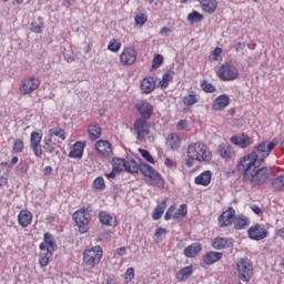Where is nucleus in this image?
Wrapping results in <instances>:
<instances>
[{"instance_id": "obj_34", "label": "nucleus", "mask_w": 284, "mask_h": 284, "mask_svg": "<svg viewBox=\"0 0 284 284\" xmlns=\"http://www.w3.org/2000/svg\"><path fill=\"white\" fill-rule=\"evenodd\" d=\"M201 250H203V246H201V244L193 243L184 248V255L187 256V258H194V256L199 254Z\"/></svg>"}, {"instance_id": "obj_28", "label": "nucleus", "mask_w": 284, "mask_h": 284, "mask_svg": "<svg viewBox=\"0 0 284 284\" xmlns=\"http://www.w3.org/2000/svg\"><path fill=\"white\" fill-rule=\"evenodd\" d=\"M227 105H230V97L227 94H222L215 99L213 110H224Z\"/></svg>"}, {"instance_id": "obj_10", "label": "nucleus", "mask_w": 284, "mask_h": 284, "mask_svg": "<svg viewBox=\"0 0 284 284\" xmlns=\"http://www.w3.org/2000/svg\"><path fill=\"white\" fill-rule=\"evenodd\" d=\"M41 82L37 77H28L20 81L19 92L20 94H32L36 90H39Z\"/></svg>"}, {"instance_id": "obj_25", "label": "nucleus", "mask_w": 284, "mask_h": 284, "mask_svg": "<svg viewBox=\"0 0 284 284\" xmlns=\"http://www.w3.org/2000/svg\"><path fill=\"white\" fill-rule=\"evenodd\" d=\"M200 4L203 12H207V14L216 12V8H219V2H216V0H201Z\"/></svg>"}, {"instance_id": "obj_11", "label": "nucleus", "mask_w": 284, "mask_h": 284, "mask_svg": "<svg viewBox=\"0 0 284 284\" xmlns=\"http://www.w3.org/2000/svg\"><path fill=\"white\" fill-rule=\"evenodd\" d=\"M175 210L176 206L171 205L164 215V220L171 221L174 219V221H183V219L187 216V204H181L178 211L174 213Z\"/></svg>"}, {"instance_id": "obj_35", "label": "nucleus", "mask_w": 284, "mask_h": 284, "mask_svg": "<svg viewBox=\"0 0 284 284\" xmlns=\"http://www.w3.org/2000/svg\"><path fill=\"white\" fill-rule=\"evenodd\" d=\"M183 103L187 108L196 105V103H199V94H196L195 91H189L187 95L183 98Z\"/></svg>"}, {"instance_id": "obj_61", "label": "nucleus", "mask_w": 284, "mask_h": 284, "mask_svg": "<svg viewBox=\"0 0 284 284\" xmlns=\"http://www.w3.org/2000/svg\"><path fill=\"white\" fill-rule=\"evenodd\" d=\"M251 210L252 212H254V214H257V215L261 214V207L256 204H252Z\"/></svg>"}, {"instance_id": "obj_4", "label": "nucleus", "mask_w": 284, "mask_h": 284, "mask_svg": "<svg viewBox=\"0 0 284 284\" xmlns=\"http://www.w3.org/2000/svg\"><path fill=\"white\" fill-rule=\"evenodd\" d=\"M140 172L143 176L149 179V185L158 187L159 190H163V187H165V180L161 176V173L154 170L150 164L141 163Z\"/></svg>"}, {"instance_id": "obj_7", "label": "nucleus", "mask_w": 284, "mask_h": 284, "mask_svg": "<svg viewBox=\"0 0 284 284\" xmlns=\"http://www.w3.org/2000/svg\"><path fill=\"white\" fill-rule=\"evenodd\" d=\"M237 276L244 283H250L252 276H254V266L247 258H241L236 262Z\"/></svg>"}, {"instance_id": "obj_30", "label": "nucleus", "mask_w": 284, "mask_h": 284, "mask_svg": "<svg viewBox=\"0 0 284 284\" xmlns=\"http://www.w3.org/2000/svg\"><path fill=\"white\" fill-rule=\"evenodd\" d=\"M234 230H245L250 227V220L245 215H237L233 221Z\"/></svg>"}, {"instance_id": "obj_59", "label": "nucleus", "mask_w": 284, "mask_h": 284, "mask_svg": "<svg viewBox=\"0 0 284 284\" xmlns=\"http://www.w3.org/2000/svg\"><path fill=\"white\" fill-rule=\"evenodd\" d=\"M165 234H168V230H165L163 227H159L155 231V236H162V235H165Z\"/></svg>"}, {"instance_id": "obj_33", "label": "nucleus", "mask_w": 284, "mask_h": 284, "mask_svg": "<svg viewBox=\"0 0 284 284\" xmlns=\"http://www.w3.org/2000/svg\"><path fill=\"white\" fill-rule=\"evenodd\" d=\"M88 134L91 141H97V139H101V126L97 123H91L88 126Z\"/></svg>"}, {"instance_id": "obj_60", "label": "nucleus", "mask_w": 284, "mask_h": 284, "mask_svg": "<svg viewBox=\"0 0 284 284\" xmlns=\"http://www.w3.org/2000/svg\"><path fill=\"white\" fill-rule=\"evenodd\" d=\"M236 52H241L242 50H245V43L239 42L234 45Z\"/></svg>"}, {"instance_id": "obj_20", "label": "nucleus", "mask_w": 284, "mask_h": 284, "mask_svg": "<svg viewBox=\"0 0 284 284\" xmlns=\"http://www.w3.org/2000/svg\"><path fill=\"white\" fill-rule=\"evenodd\" d=\"M223 258V253L211 251L203 255V263L205 265H214V263H219Z\"/></svg>"}, {"instance_id": "obj_23", "label": "nucleus", "mask_w": 284, "mask_h": 284, "mask_svg": "<svg viewBox=\"0 0 284 284\" xmlns=\"http://www.w3.org/2000/svg\"><path fill=\"white\" fill-rule=\"evenodd\" d=\"M18 223L21 227H28L32 223V212L22 210L18 214Z\"/></svg>"}, {"instance_id": "obj_36", "label": "nucleus", "mask_w": 284, "mask_h": 284, "mask_svg": "<svg viewBox=\"0 0 284 284\" xmlns=\"http://www.w3.org/2000/svg\"><path fill=\"white\" fill-rule=\"evenodd\" d=\"M271 187L274 192H284V175H278L271 182Z\"/></svg>"}, {"instance_id": "obj_14", "label": "nucleus", "mask_w": 284, "mask_h": 284, "mask_svg": "<svg viewBox=\"0 0 284 284\" xmlns=\"http://www.w3.org/2000/svg\"><path fill=\"white\" fill-rule=\"evenodd\" d=\"M235 219L236 210H234V207H229L219 216V225L220 227H230L232 223L234 224Z\"/></svg>"}, {"instance_id": "obj_57", "label": "nucleus", "mask_w": 284, "mask_h": 284, "mask_svg": "<svg viewBox=\"0 0 284 284\" xmlns=\"http://www.w3.org/2000/svg\"><path fill=\"white\" fill-rule=\"evenodd\" d=\"M221 54H223V49L221 48H215L214 51H213V57H214V60L216 61L219 59V57H221Z\"/></svg>"}, {"instance_id": "obj_49", "label": "nucleus", "mask_w": 284, "mask_h": 284, "mask_svg": "<svg viewBox=\"0 0 284 284\" xmlns=\"http://www.w3.org/2000/svg\"><path fill=\"white\" fill-rule=\"evenodd\" d=\"M23 148H24L23 140H20V139L14 140L13 148H12L13 152L19 154V153L23 152Z\"/></svg>"}, {"instance_id": "obj_64", "label": "nucleus", "mask_w": 284, "mask_h": 284, "mask_svg": "<svg viewBox=\"0 0 284 284\" xmlns=\"http://www.w3.org/2000/svg\"><path fill=\"white\" fill-rule=\"evenodd\" d=\"M276 234L280 236V239H284V227L277 230Z\"/></svg>"}, {"instance_id": "obj_18", "label": "nucleus", "mask_w": 284, "mask_h": 284, "mask_svg": "<svg viewBox=\"0 0 284 284\" xmlns=\"http://www.w3.org/2000/svg\"><path fill=\"white\" fill-rule=\"evenodd\" d=\"M140 90L142 94H152V92L156 90V81H154V78H144L141 82Z\"/></svg>"}, {"instance_id": "obj_6", "label": "nucleus", "mask_w": 284, "mask_h": 284, "mask_svg": "<svg viewBox=\"0 0 284 284\" xmlns=\"http://www.w3.org/2000/svg\"><path fill=\"white\" fill-rule=\"evenodd\" d=\"M103 258V248L101 246H93L83 252V263L90 270L97 267L101 260Z\"/></svg>"}, {"instance_id": "obj_27", "label": "nucleus", "mask_w": 284, "mask_h": 284, "mask_svg": "<svg viewBox=\"0 0 284 284\" xmlns=\"http://www.w3.org/2000/svg\"><path fill=\"white\" fill-rule=\"evenodd\" d=\"M212 247L214 250H227V247H232V241L224 237H215L212 241Z\"/></svg>"}, {"instance_id": "obj_63", "label": "nucleus", "mask_w": 284, "mask_h": 284, "mask_svg": "<svg viewBox=\"0 0 284 284\" xmlns=\"http://www.w3.org/2000/svg\"><path fill=\"white\" fill-rule=\"evenodd\" d=\"M126 250H128L126 247L121 246L120 248L116 250V254L119 256H123L125 254Z\"/></svg>"}, {"instance_id": "obj_8", "label": "nucleus", "mask_w": 284, "mask_h": 284, "mask_svg": "<svg viewBox=\"0 0 284 284\" xmlns=\"http://www.w3.org/2000/svg\"><path fill=\"white\" fill-rule=\"evenodd\" d=\"M73 220L75 221L80 234H87L90 230V222L92 221V215L85 211V209H81L73 213Z\"/></svg>"}, {"instance_id": "obj_38", "label": "nucleus", "mask_w": 284, "mask_h": 284, "mask_svg": "<svg viewBox=\"0 0 284 284\" xmlns=\"http://www.w3.org/2000/svg\"><path fill=\"white\" fill-rule=\"evenodd\" d=\"M49 136L52 139L57 136L61 141H65V130L57 126L49 130Z\"/></svg>"}, {"instance_id": "obj_9", "label": "nucleus", "mask_w": 284, "mask_h": 284, "mask_svg": "<svg viewBox=\"0 0 284 284\" xmlns=\"http://www.w3.org/2000/svg\"><path fill=\"white\" fill-rule=\"evenodd\" d=\"M215 72L221 81H236L239 79V69L227 62L215 69Z\"/></svg>"}, {"instance_id": "obj_55", "label": "nucleus", "mask_w": 284, "mask_h": 284, "mask_svg": "<svg viewBox=\"0 0 284 284\" xmlns=\"http://www.w3.org/2000/svg\"><path fill=\"white\" fill-rule=\"evenodd\" d=\"M160 34H161V37H170V34H172V29H170L168 27H163L160 30Z\"/></svg>"}, {"instance_id": "obj_17", "label": "nucleus", "mask_w": 284, "mask_h": 284, "mask_svg": "<svg viewBox=\"0 0 284 284\" xmlns=\"http://www.w3.org/2000/svg\"><path fill=\"white\" fill-rule=\"evenodd\" d=\"M95 150L101 156H112V144L108 140H100L95 143Z\"/></svg>"}, {"instance_id": "obj_50", "label": "nucleus", "mask_w": 284, "mask_h": 284, "mask_svg": "<svg viewBox=\"0 0 284 284\" xmlns=\"http://www.w3.org/2000/svg\"><path fill=\"white\" fill-rule=\"evenodd\" d=\"M139 152H140L141 156L144 158L145 161H148V163L154 164V158L152 156V154H150V151H148L145 149H139Z\"/></svg>"}, {"instance_id": "obj_42", "label": "nucleus", "mask_w": 284, "mask_h": 284, "mask_svg": "<svg viewBox=\"0 0 284 284\" xmlns=\"http://www.w3.org/2000/svg\"><path fill=\"white\" fill-rule=\"evenodd\" d=\"M42 139H43V133L33 131L30 135V145H41Z\"/></svg>"}, {"instance_id": "obj_15", "label": "nucleus", "mask_w": 284, "mask_h": 284, "mask_svg": "<svg viewBox=\"0 0 284 284\" xmlns=\"http://www.w3.org/2000/svg\"><path fill=\"white\" fill-rule=\"evenodd\" d=\"M231 143L237 148H241L242 150H245V148H250V145H252V138L245 133H240L231 138Z\"/></svg>"}, {"instance_id": "obj_43", "label": "nucleus", "mask_w": 284, "mask_h": 284, "mask_svg": "<svg viewBox=\"0 0 284 284\" xmlns=\"http://www.w3.org/2000/svg\"><path fill=\"white\" fill-rule=\"evenodd\" d=\"M121 40H119V39H112V40H110V42H109V44H108V50L110 51V52H114V53H116V52H119V50H121Z\"/></svg>"}, {"instance_id": "obj_29", "label": "nucleus", "mask_w": 284, "mask_h": 284, "mask_svg": "<svg viewBox=\"0 0 284 284\" xmlns=\"http://www.w3.org/2000/svg\"><path fill=\"white\" fill-rule=\"evenodd\" d=\"M217 150L222 159H232L234 156V149L227 143L220 144Z\"/></svg>"}, {"instance_id": "obj_51", "label": "nucleus", "mask_w": 284, "mask_h": 284, "mask_svg": "<svg viewBox=\"0 0 284 284\" xmlns=\"http://www.w3.org/2000/svg\"><path fill=\"white\" fill-rule=\"evenodd\" d=\"M128 165L129 166H124V170L126 172H130L131 174H134V173L139 172V170H141L140 166H136L135 162H128Z\"/></svg>"}, {"instance_id": "obj_44", "label": "nucleus", "mask_w": 284, "mask_h": 284, "mask_svg": "<svg viewBox=\"0 0 284 284\" xmlns=\"http://www.w3.org/2000/svg\"><path fill=\"white\" fill-rule=\"evenodd\" d=\"M174 79V72L168 71L163 74L162 81H160V84L162 88H168L170 85V81Z\"/></svg>"}, {"instance_id": "obj_13", "label": "nucleus", "mask_w": 284, "mask_h": 284, "mask_svg": "<svg viewBox=\"0 0 284 284\" xmlns=\"http://www.w3.org/2000/svg\"><path fill=\"white\" fill-rule=\"evenodd\" d=\"M122 65H134L136 63V50L132 47H126L120 54Z\"/></svg>"}, {"instance_id": "obj_1", "label": "nucleus", "mask_w": 284, "mask_h": 284, "mask_svg": "<svg viewBox=\"0 0 284 284\" xmlns=\"http://www.w3.org/2000/svg\"><path fill=\"white\" fill-rule=\"evenodd\" d=\"M236 170L244 174V181H247L252 187L265 185L270 179V174H272L270 169L261 168V164L246 162L245 160H241L237 163Z\"/></svg>"}, {"instance_id": "obj_53", "label": "nucleus", "mask_w": 284, "mask_h": 284, "mask_svg": "<svg viewBox=\"0 0 284 284\" xmlns=\"http://www.w3.org/2000/svg\"><path fill=\"white\" fill-rule=\"evenodd\" d=\"M162 63H163V55L158 54L153 59L152 68L153 69L161 68Z\"/></svg>"}, {"instance_id": "obj_24", "label": "nucleus", "mask_w": 284, "mask_h": 284, "mask_svg": "<svg viewBox=\"0 0 284 284\" xmlns=\"http://www.w3.org/2000/svg\"><path fill=\"white\" fill-rule=\"evenodd\" d=\"M192 274H194V267H192V265L185 266L176 272L175 278L180 283H183V282L187 281V278H190V276H192Z\"/></svg>"}, {"instance_id": "obj_12", "label": "nucleus", "mask_w": 284, "mask_h": 284, "mask_svg": "<svg viewBox=\"0 0 284 284\" xmlns=\"http://www.w3.org/2000/svg\"><path fill=\"white\" fill-rule=\"evenodd\" d=\"M247 234L251 241H263V239H267V236H270V232L263 224H255L251 226L247 231Z\"/></svg>"}, {"instance_id": "obj_40", "label": "nucleus", "mask_w": 284, "mask_h": 284, "mask_svg": "<svg viewBox=\"0 0 284 284\" xmlns=\"http://www.w3.org/2000/svg\"><path fill=\"white\" fill-rule=\"evenodd\" d=\"M50 256H52V252L44 251V253L40 254V267H48V265L50 264Z\"/></svg>"}, {"instance_id": "obj_54", "label": "nucleus", "mask_w": 284, "mask_h": 284, "mask_svg": "<svg viewBox=\"0 0 284 284\" xmlns=\"http://www.w3.org/2000/svg\"><path fill=\"white\" fill-rule=\"evenodd\" d=\"M41 24H37V22L31 23V30L32 32H36V34H41Z\"/></svg>"}, {"instance_id": "obj_37", "label": "nucleus", "mask_w": 284, "mask_h": 284, "mask_svg": "<svg viewBox=\"0 0 284 284\" xmlns=\"http://www.w3.org/2000/svg\"><path fill=\"white\" fill-rule=\"evenodd\" d=\"M125 168H129L128 161L124 159H113V172H123Z\"/></svg>"}, {"instance_id": "obj_41", "label": "nucleus", "mask_w": 284, "mask_h": 284, "mask_svg": "<svg viewBox=\"0 0 284 284\" xmlns=\"http://www.w3.org/2000/svg\"><path fill=\"white\" fill-rule=\"evenodd\" d=\"M93 190H98L99 192H103L105 190V180L102 176H98L92 183Z\"/></svg>"}, {"instance_id": "obj_2", "label": "nucleus", "mask_w": 284, "mask_h": 284, "mask_svg": "<svg viewBox=\"0 0 284 284\" xmlns=\"http://www.w3.org/2000/svg\"><path fill=\"white\" fill-rule=\"evenodd\" d=\"M186 168H194V163H210L212 161V151L203 142H191L186 146Z\"/></svg>"}, {"instance_id": "obj_52", "label": "nucleus", "mask_w": 284, "mask_h": 284, "mask_svg": "<svg viewBox=\"0 0 284 284\" xmlns=\"http://www.w3.org/2000/svg\"><path fill=\"white\" fill-rule=\"evenodd\" d=\"M202 90L204 92H209V93H212V92H216V87H214L212 83H209L206 81H204L202 84Z\"/></svg>"}, {"instance_id": "obj_5", "label": "nucleus", "mask_w": 284, "mask_h": 284, "mask_svg": "<svg viewBox=\"0 0 284 284\" xmlns=\"http://www.w3.org/2000/svg\"><path fill=\"white\" fill-rule=\"evenodd\" d=\"M133 129L136 134L138 141L143 143V141L148 139L150 143H154V135L150 134V123L148 122V120L143 118L136 119L133 123Z\"/></svg>"}, {"instance_id": "obj_48", "label": "nucleus", "mask_w": 284, "mask_h": 284, "mask_svg": "<svg viewBox=\"0 0 284 284\" xmlns=\"http://www.w3.org/2000/svg\"><path fill=\"white\" fill-rule=\"evenodd\" d=\"M30 149L37 159H41V156H43V149H41V144H31Z\"/></svg>"}, {"instance_id": "obj_47", "label": "nucleus", "mask_w": 284, "mask_h": 284, "mask_svg": "<svg viewBox=\"0 0 284 284\" xmlns=\"http://www.w3.org/2000/svg\"><path fill=\"white\" fill-rule=\"evenodd\" d=\"M134 276H135L134 267H129L123 275L124 282L132 283V281H134Z\"/></svg>"}, {"instance_id": "obj_62", "label": "nucleus", "mask_w": 284, "mask_h": 284, "mask_svg": "<svg viewBox=\"0 0 284 284\" xmlns=\"http://www.w3.org/2000/svg\"><path fill=\"white\" fill-rule=\"evenodd\" d=\"M64 61H67V63H72L74 61V57L64 53Z\"/></svg>"}, {"instance_id": "obj_32", "label": "nucleus", "mask_w": 284, "mask_h": 284, "mask_svg": "<svg viewBox=\"0 0 284 284\" xmlns=\"http://www.w3.org/2000/svg\"><path fill=\"white\" fill-rule=\"evenodd\" d=\"M165 207H168V200H162L160 204L155 206L152 213L153 221H159L163 216L165 212Z\"/></svg>"}, {"instance_id": "obj_22", "label": "nucleus", "mask_w": 284, "mask_h": 284, "mask_svg": "<svg viewBox=\"0 0 284 284\" xmlns=\"http://www.w3.org/2000/svg\"><path fill=\"white\" fill-rule=\"evenodd\" d=\"M99 221L102 225H108L109 227H116V217L112 216L105 211L99 213Z\"/></svg>"}, {"instance_id": "obj_26", "label": "nucleus", "mask_w": 284, "mask_h": 284, "mask_svg": "<svg viewBox=\"0 0 284 284\" xmlns=\"http://www.w3.org/2000/svg\"><path fill=\"white\" fill-rule=\"evenodd\" d=\"M83 150H85V144L83 142H75L69 153L70 159H83Z\"/></svg>"}, {"instance_id": "obj_19", "label": "nucleus", "mask_w": 284, "mask_h": 284, "mask_svg": "<svg viewBox=\"0 0 284 284\" xmlns=\"http://www.w3.org/2000/svg\"><path fill=\"white\" fill-rule=\"evenodd\" d=\"M44 242L40 244L41 252H54L57 250V244L54 243V237L50 233H44Z\"/></svg>"}, {"instance_id": "obj_31", "label": "nucleus", "mask_w": 284, "mask_h": 284, "mask_svg": "<svg viewBox=\"0 0 284 284\" xmlns=\"http://www.w3.org/2000/svg\"><path fill=\"white\" fill-rule=\"evenodd\" d=\"M166 146L170 150H179L181 148V138L176 133H172L166 139Z\"/></svg>"}, {"instance_id": "obj_21", "label": "nucleus", "mask_w": 284, "mask_h": 284, "mask_svg": "<svg viewBox=\"0 0 284 284\" xmlns=\"http://www.w3.org/2000/svg\"><path fill=\"white\" fill-rule=\"evenodd\" d=\"M195 185L207 187L212 183V171H204L194 179Z\"/></svg>"}, {"instance_id": "obj_45", "label": "nucleus", "mask_w": 284, "mask_h": 284, "mask_svg": "<svg viewBox=\"0 0 284 284\" xmlns=\"http://www.w3.org/2000/svg\"><path fill=\"white\" fill-rule=\"evenodd\" d=\"M203 19V14L199 13L197 11H193L187 14V21L190 23H199Z\"/></svg>"}, {"instance_id": "obj_58", "label": "nucleus", "mask_w": 284, "mask_h": 284, "mask_svg": "<svg viewBox=\"0 0 284 284\" xmlns=\"http://www.w3.org/2000/svg\"><path fill=\"white\" fill-rule=\"evenodd\" d=\"M166 168H176V162L172 161V159L166 158L164 161Z\"/></svg>"}, {"instance_id": "obj_39", "label": "nucleus", "mask_w": 284, "mask_h": 284, "mask_svg": "<svg viewBox=\"0 0 284 284\" xmlns=\"http://www.w3.org/2000/svg\"><path fill=\"white\" fill-rule=\"evenodd\" d=\"M43 150L49 154H52L57 150V144L52 141V138H44Z\"/></svg>"}, {"instance_id": "obj_56", "label": "nucleus", "mask_w": 284, "mask_h": 284, "mask_svg": "<svg viewBox=\"0 0 284 284\" xmlns=\"http://www.w3.org/2000/svg\"><path fill=\"white\" fill-rule=\"evenodd\" d=\"M178 130H190L187 126V121L181 120L178 122Z\"/></svg>"}, {"instance_id": "obj_3", "label": "nucleus", "mask_w": 284, "mask_h": 284, "mask_svg": "<svg viewBox=\"0 0 284 284\" xmlns=\"http://www.w3.org/2000/svg\"><path fill=\"white\" fill-rule=\"evenodd\" d=\"M275 142L263 141L257 144L250 154L245 155L242 161L262 164L265 162V159L272 154V151L275 150Z\"/></svg>"}, {"instance_id": "obj_16", "label": "nucleus", "mask_w": 284, "mask_h": 284, "mask_svg": "<svg viewBox=\"0 0 284 284\" xmlns=\"http://www.w3.org/2000/svg\"><path fill=\"white\" fill-rule=\"evenodd\" d=\"M136 110L140 112L142 119H150L154 114V106L148 101H140L135 105Z\"/></svg>"}, {"instance_id": "obj_46", "label": "nucleus", "mask_w": 284, "mask_h": 284, "mask_svg": "<svg viewBox=\"0 0 284 284\" xmlns=\"http://www.w3.org/2000/svg\"><path fill=\"white\" fill-rule=\"evenodd\" d=\"M135 26L143 28L148 23V16L145 13H140L134 17Z\"/></svg>"}]
</instances>
